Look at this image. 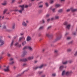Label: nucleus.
Returning <instances> with one entry per match:
<instances>
[{
	"label": "nucleus",
	"mask_w": 77,
	"mask_h": 77,
	"mask_svg": "<svg viewBox=\"0 0 77 77\" xmlns=\"http://www.w3.org/2000/svg\"><path fill=\"white\" fill-rule=\"evenodd\" d=\"M33 59V56H32L31 57H29L27 58V60L26 59H21L20 60V62H26V61H27V60H32V59Z\"/></svg>",
	"instance_id": "1"
},
{
	"label": "nucleus",
	"mask_w": 77,
	"mask_h": 77,
	"mask_svg": "<svg viewBox=\"0 0 77 77\" xmlns=\"http://www.w3.org/2000/svg\"><path fill=\"white\" fill-rule=\"evenodd\" d=\"M19 7H20L22 8V9L20 10H15V11H18L20 13H22V12L24 11V5H19Z\"/></svg>",
	"instance_id": "2"
},
{
	"label": "nucleus",
	"mask_w": 77,
	"mask_h": 77,
	"mask_svg": "<svg viewBox=\"0 0 77 77\" xmlns=\"http://www.w3.org/2000/svg\"><path fill=\"white\" fill-rule=\"evenodd\" d=\"M2 36H0V47L2 45H3L4 44V42L3 40L2 39Z\"/></svg>",
	"instance_id": "3"
},
{
	"label": "nucleus",
	"mask_w": 77,
	"mask_h": 77,
	"mask_svg": "<svg viewBox=\"0 0 77 77\" xmlns=\"http://www.w3.org/2000/svg\"><path fill=\"white\" fill-rule=\"evenodd\" d=\"M44 65H45L44 64H42L41 66H40L39 67L38 66L35 68H34V69H37L38 68H42V67H43V66H44Z\"/></svg>",
	"instance_id": "4"
},
{
	"label": "nucleus",
	"mask_w": 77,
	"mask_h": 77,
	"mask_svg": "<svg viewBox=\"0 0 77 77\" xmlns=\"http://www.w3.org/2000/svg\"><path fill=\"white\" fill-rule=\"evenodd\" d=\"M6 69H4V70L5 72H8L9 71V66H7Z\"/></svg>",
	"instance_id": "5"
},
{
	"label": "nucleus",
	"mask_w": 77,
	"mask_h": 77,
	"mask_svg": "<svg viewBox=\"0 0 77 77\" xmlns=\"http://www.w3.org/2000/svg\"><path fill=\"white\" fill-rule=\"evenodd\" d=\"M25 40V38H24V37H22L19 38V41H21V40Z\"/></svg>",
	"instance_id": "6"
},
{
	"label": "nucleus",
	"mask_w": 77,
	"mask_h": 77,
	"mask_svg": "<svg viewBox=\"0 0 77 77\" xmlns=\"http://www.w3.org/2000/svg\"><path fill=\"white\" fill-rule=\"evenodd\" d=\"M15 46H17V47H20L21 46V45H19V44H18V43H15Z\"/></svg>",
	"instance_id": "7"
},
{
	"label": "nucleus",
	"mask_w": 77,
	"mask_h": 77,
	"mask_svg": "<svg viewBox=\"0 0 77 77\" xmlns=\"http://www.w3.org/2000/svg\"><path fill=\"white\" fill-rule=\"evenodd\" d=\"M70 9L72 12H76L77 11V9H74L72 8H71Z\"/></svg>",
	"instance_id": "8"
},
{
	"label": "nucleus",
	"mask_w": 77,
	"mask_h": 77,
	"mask_svg": "<svg viewBox=\"0 0 77 77\" xmlns=\"http://www.w3.org/2000/svg\"><path fill=\"white\" fill-rule=\"evenodd\" d=\"M31 39V37L30 36H28L27 37L26 40L27 41H29Z\"/></svg>",
	"instance_id": "9"
},
{
	"label": "nucleus",
	"mask_w": 77,
	"mask_h": 77,
	"mask_svg": "<svg viewBox=\"0 0 77 77\" xmlns=\"http://www.w3.org/2000/svg\"><path fill=\"white\" fill-rule=\"evenodd\" d=\"M28 48L30 51H33V49L30 46H28Z\"/></svg>",
	"instance_id": "10"
},
{
	"label": "nucleus",
	"mask_w": 77,
	"mask_h": 77,
	"mask_svg": "<svg viewBox=\"0 0 77 77\" xmlns=\"http://www.w3.org/2000/svg\"><path fill=\"white\" fill-rule=\"evenodd\" d=\"M22 25L23 26H25V27L27 26V24H26V23H25L24 22H23L22 23Z\"/></svg>",
	"instance_id": "11"
},
{
	"label": "nucleus",
	"mask_w": 77,
	"mask_h": 77,
	"mask_svg": "<svg viewBox=\"0 0 77 77\" xmlns=\"http://www.w3.org/2000/svg\"><path fill=\"white\" fill-rule=\"evenodd\" d=\"M65 74L66 75H68L70 74V72H66Z\"/></svg>",
	"instance_id": "12"
},
{
	"label": "nucleus",
	"mask_w": 77,
	"mask_h": 77,
	"mask_svg": "<svg viewBox=\"0 0 77 77\" xmlns=\"http://www.w3.org/2000/svg\"><path fill=\"white\" fill-rule=\"evenodd\" d=\"M70 25H68L66 26L67 29H68L69 30V28H70Z\"/></svg>",
	"instance_id": "13"
},
{
	"label": "nucleus",
	"mask_w": 77,
	"mask_h": 77,
	"mask_svg": "<svg viewBox=\"0 0 77 77\" xmlns=\"http://www.w3.org/2000/svg\"><path fill=\"white\" fill-rule=\"evenodd\" d=\"M14 40H13L11 44V47H12V46L13 45V44H14Z\"/></svg>",
	"instance_id": "14"
},
{
	"label": "nucleus",
	"mask_w": 77,
	"mask_h": 77,
	"mask_svg": "<svg viewBox=\"0 0 77 77\" xmlns=\"http://www.w3.org/2000/svg\"><path fill=\"white\" fill-rule=\"evenodd\" d=\"M27 53V52L25 51L24 52H23V56H25L26 54Z\"/></svg>",
	"instance_id": "15"
},
{
	"label": "nucleus",
	"mask_w": 77,
	"mask_h": 77,
	"mask_svg": "<svg viewBox=\"0 0 77 77\" xmlns=\"http://www.w3.org/2000/svg\"><path fill=\"white\" fill-rule=\"evenodd\" d=\"M8 11V9H5L4 11L3 12V14H5V12H6L7 11Z\"/></svg>",
	"instance_id": "16"
},
{
	"label": "nucleus",
	"mask_w": 77,
	"mask_h": 77,
	"mask_svg": "<svg viewBox=\"0 0 77 77\" xmlns=\"http://www.w3.org/2000/svg\"><path fill=\"white\" fill-rule=\"evenodd\" d=\"M26 44V42L25 41L23 42L22 43V44L23 46L24 45H25V44Z\"/></svg>",
	"instance_id": "17"
},
{
	"label": "nucleus",
	"mask_w": 77,
	"mask_h": 77,
	"mask_svg": "<svg viewBox=\"0 0 77 77\" xmlns=\"http://www.w3.org/2000/svg\"><path fill=\"white\" fill-rule=\"evenodd\" d=\"M65 71H63L62 73V75L63 76L65 75Z\"/></svg>",
	"instance_id": "18"
},
{
	"label": "nucleus",
	"mask_w": 77,
	"mask_h": 77,
	"mask_svg": "<svg viewBox=\"0 0 77 77\" xmlns=\"http://www.w3.org/2000/svg\"><path fill=\"white\" fill-rule=\"evenodd\" d=\"M60 6V5L59 4H57L55 6L56 8H58V7H59Z\"/></svg>",
	"instance_id": "19"
},
{
	"label": "nucleus",
	"mask_w": 77,
	"mask_h": 77,
	"mask_svg": "<svg viewBox=\"0 0 77 77\" xmlns=\"http://www.w3.org/2000/svg\"><path fill=\"white\" fill-rule=\"evenodd\" d=\"M27 48H28V46H26L23 48V50H25L26 49H27Z\"/></svg>",
	"instance_id": "20"
},
{
	"label": "nucleus",
	"mask_w": 77,
	"mask_h": 77,
	"mask_svg": "<svg viewBox=\"0 0 77 77\" xmlns=\"http://www.w3.org/2000/svg\"><path fill=\"white\" fill-rule=\"evenodd\" d=\"M63 68H64V66H62L60 67V69H63Z\"/></svg>",
	"instance_id": "21"
},
{
	"label": "nucleus",
	"mask_w": 77,
	"mask_h": 77,
	"mask_svg": "<svg viewBox=\"0 0 77 77\" xmlns=\"http://www.w3.org/2000/svg\"><path fill=\"white\" fill-rule=\"evenodd\" d=\"M62 38V36H60V37H58L57 38V40H59V39H60V38Z\"/></svg>",
	"instance_id": "22"
},
{
	"label": "nucleus",
	"mask_w": 77,
	"mask_h": 77,
	"mask_svg": "<svg viewBox=\"0 0 77 77\" xmlns=\"http://www.w3.org/2000/svg\"><path fill=\"white\" fill-rule=\"evenodd\" d=\"M12 28L13 29H15V24H14L13 26H12Z\"/></svg>",
	"instance_id": "23"
},
{
	"label": "nucleus",
	"mask_w": 77,
	"mask_h": 77,
	"mask_svg": "<svg viewBox=\"0 0 77 77\" xmlns=\"http://www.w3.org/2000/svg\"><path fill=\"white\" fill-rule=\"evenodd\" d=\"M64 25H65V26H67V25L68 24V23L67 22H65L64 23Z\"/></svg>",
	"instance_id": "24"
},
{
	"label": "nucleus",
	"mask_w": 77,
	"mask_h": 77,
	"mask_svg": "<svg viewBox=\"0 0 77 77\" xmlns=\"http://www.w3.org/2000/svg\"><path fill=\"white\" fill-rule=\"evenodd\" d=\"M54 2V1L53 0H50V3H53Z\"/></svg>",
	"instance_id": "25"
},
{
	"label": "nucleus",
	"mask_w": 77,
	"mask_h": 77,
	"mask_svg": "<svg viewBox=\"0 0 77 77\" xmlns=\"http://www.w3.org/2000/svg\"><path fill=\"white\" fill-rule=\"evenodd\" d=\"M68 63V62L65 61V62L63 63V64H64L65 65V64H66V63Z\"/></svg>",
	"instance_id": "26"
},
{
	"label": "nucleus",
	"mask_w": 77,
	"mask_h": 77,
	"mask_svg": "<svg viewBox=\"0 0 77 77\" xmlns=\"http://www.w3.org/2000/svg\"><path fill=\"white\" fill-rule=\"evenodd\" d=\"M58 12H62V9H61L60 10H59L58 11Z\"/></svg>",
	"instance_id": "27"
},
{
	"label": "nucleus",
	"mask_w": 77,
	"mask_h": 77,
	"mask_svg": "<svg viewBox=\"0 0 77 77\" xmlns=\"http://www.w3.org/2000/svg\"><path fill=\"white\" fill-rule=\"evenodd\" d=\"M43 72V71H39L38 74H42V73Z\"/></svg>",
	"instance_id": "28"
},
{
	"label": "nucleus",
	"mask_w": 77,
	"mask_h": 77,
	"mask_svg": "<svg viewBox=\"0 0 77 77\" xmlns=\"http://www.w3.org/2000/svg\"><path fill=\"white\" fill-rule=\"evenodd\" d=\"M46 36H47L48 37H49V38H50V35H49V34H46Z\"/></svg>",
	"instance_id": "29"
},
{
	"label": "nucleus",
	"mask_w": 77,
	"mask_h": 77,
	"mask_svg": "<svg viewBox=\"0 0 77 77\" xmlns=\"http://www.w3.org/2000/svg\"><path fill=\"white\" fill-rule=\"evenodd\" d=\"M2 5H6V3L5 2L4 3H2Z\"/></svg>",
	"instance_id": "30"
},
{
	"label": "nucleus",
	"mask_w": 77,
	"mask_h": 77,
	"mask_svg": "<svg viewBox=\"0 0 77 77\" xmlns=\"http://www.w3.org/2000/svg\"><path fill=\"white\" fill-rule=\"evenodd\" d=\"M7 56L8 57H11V55L10 54H9V53L7 54Z\"/></svg>",
	"instance_id": "31"
},
{
	"label": "nucleus",
	"mask_w": 77,
	"mask_h": 77,
	"mask_svg": "<svg viewBox=\"0 0 77 77\" xmlns=\"http://www.w3.org/2000/svg\"><path fill=\"white\" fill-rule=\"evenodd\" d=\"M67 40H69V39H71V37H67Z\"/></svg>",
	"instance_id": "32"
},
{
	"label": "nucleus",
	"mask_w": 77,
	"mask_h": 77,
	"mask_svg": "<svg viewBox=\"0 0 77 77\" xmlns=\"http://www.w3.org/2000/svg\"><path fill=\"white\" fill-rule=\"evenodd\" d=\"M45 5L47 7H48V3H45Z\"/></svg>",
	"instance_id": "33"
},
{
	"label": "nucleus",
	"mask_w": 77,
	"mask_h": 77,
	"mask_svg": "<svg viewBox=\"0 0 77 77\" xmlns=\"http://www.w3.org/2000/svg\"><path fill=\"white\" fill-rule=\"evenodd\" d=\"M23 1L22 0L19 1L18 2L19 4H20Z\"/></svg>",
	"instance_id": "34"
},
{
	"label": "nucleus",
	"mask_w": 77,
	"mask_h": 77,
	"mask_svg": "<svg viewBox=\"0 0 77 77\" xmlns=\"http://www.w3.org/2000/svg\"><path fill=\"white\" fill-rule=\"evenodd\" d=\"M71 51V49H69L67 50V51H68L69 52Z\"/></svg>",
	"instance_id": "35"
},
{
	"label": "nucleus",
	"mask_w": 77,
	"mask_h": 77,
	"mask_svg": "<svg viewBox=\"0 0 77 77\" xmlns=\"http://www.w3.org/2000/svg\"><path fill=\"white\" fill-rule=\"evenodd\" d=\"M14 61H12L11 62V63H9V64H10V65H12L13 64H14Z\"/></svg>",
	"instance_id": "36"
},
{
	"label": "nucleus",
	"mask_w": 77,
	"mask_h": 77,
	"mask_svg": "<svg viewBox=\"0 0 77 77\" xmlns=\"http://www.w3.org/2000/svg\"><path fill=\"white\" fill-rule=\"evenodd\" d=\"M43 29V27L42 26L40 27V28H39V30H41V29Z\"/></svg>",
	"instance_id": "37"
},
{
	"label": "nucleus",
	"mask_w": 77,
	"mask_h": 77,
	"mask_svg": "<svg viewBox=\"0 0 77 77\" xmlns=\"http://www.w3.org/2000/svg\"><path fill=\"white\" fill-rule=\"evenodd\" d=\"M2 18V16H0V19ZM0 27H2V24L0 23Z\"/></svg>",
	"instance_id": "38"
},
{
	"label": "nucleus",
	"mask_w": 77,
	"mask_h": 77,
	"mask_svg": "<svg viewBox=\"0 0 77 77\" xmlns=\"http://www.w3.org/2000/svg\"><path fill=\"white\" fill-rule=\"evenodd\" d=\"M56 9L55 8H54L52 9V11H53V12H55V10Z\"/></svg>",
	"instance_id": "39"
},
{
	"label": "nucleus",
	"mask_w": 77,
	"mask_h": 77,
	"mask_svg": "<svg viewBox=\"0 0 77 77\" xmlns=\"http://www.w3.org/2000/svg\"><path fill=\"white\" fill-rule=\"evenodd\" d=\"M52 76H56V74L55 73L53 74H52Z\"/></svg>",
	"instance_id": "40"
},
{
	"label": "nucleus",
	"mask_w": 77,
	"mask_h": 77,
	"mask_svg": "<svg viewBox=\"0 0 77 77\" xmlns=\"http://www.w3.org/2000/svg\"><path fill=\"white\" fill-rule=\"evenodd\" d=\"M59 17L58 16H56L55 17L56 19H59Z\"/></svg>",
	"instance_id": "41"
},
{
	"label": "nucleus",
	"mask_w": 77,
	"mask_h": 77,
	"mask_svg": "<svg viewBox=\"0 0 77 77\" xmlns=\"http://www.w3.org/2000/svg\"><path fill=\"white\" fill-rule=\"evenodd\" d=\"M42 23H45V21H44V20H42Z\"/></svg>",
	"instance_id": "42"
},
{
	"label": "nucleus",
	"mask_w": 77,
	"mask_h": 77,
	"mask_svg": "<svg viewBox=\"0 0 77 77\" xmlns=\"http://www.w3.org/2000/svg\"><path fill=\"white\" fill-rule=\"evenodd\" d=\"M75 56H77V51L76 52L75 54H74Z\"/></svg>",
	"instance_id": "43"
},
{
	"label": "nucleus",
	"mask_w": 77,
	"mask_h": 77,
	"mask_svg": "<svg viewBox=\"0 0 77 77\" xmlns=\"http://www.w3.org/2000/svg\"><path fill=\"white\" fill-rule=\"evenodd\" d=\"M51 26H50L49 27H48V29H51Z\"/></svg>",
	"instance_id": "44"
},
{
	"label": "nucleus",
	"mask_w": 77,
	"mask_h": 77,
	"mask_svg": "<svg viewBox=\"0 0 77 77\" xmlns=\"http://www.w3.org/2000/svg\"><path fill=\"white\" fill-rule=\"evenodd\" d=\"M28 7V6L27 5H25L24 6V8H27Z\"/></svg>",
	"instance_id": "45"
},
{
	"label": "nucleus",
	"mask_w": 77,
	"mask_h": 77,
	"mask_svg": "<svg viewBox=\"0 0 77 77\" xmlns=\"http://www.w3.org/2000/svg\"><path fill=\"white\" fill-rule=\"evenodd\" d=\"M3 29H6V26H3Z\"/></svg>",
	"instance_id": "46"
},
{
	"label": "nucleus",
	"mask_w": 77,
	"mask_h": 77,
	"mask_svg": "<svg viewBox=\"0 0 77 77\" xmlns=\"http://www.w3.org/2000/svg\"><path fill=\"white\" fill-rule=\"evenodd\" d=\"M43 7V5H40L39 6V8H42V7Z\"/></svg>",
	"instance_id": "47"
},
{
	"label": "nucleus",
	"mask_w": 77,
	"mask_h": 77,
	"mask_svg": "<svg viewBox=\"0 0 77 77\" xmlns=\"http://www.w3.org/2000/svg\"><path fill=\"white\" fill-rule=\"evenodd\" d=\"M50 16V14H47L46 15V17H48Z\"/></svg>",
	"instance_id": "48"
},
{
	"label": "nucleus",
	"mask_w": 77,
	"mask_h": 77,
	"mask_svg": "<svg viewBox=\"0 0 77 77\" xmlns=\"http://www.w3.org/2000/svg\"><path fill=\"white\" fill-rule=\"evenodd\" d=\"M70 10H71V9H68L66 10L67 12H69L70 11Z\"/></svg>",
	"instance_id": "49"
},
{
	"label": "nucleus",
	"mask_w": 77,
	"mask_h": 77,
	"mask_svg": "<svg viewBox=\"0 0 77 77\" xmlns=\"http://www.w3.org/2000/svg\"><path fill=\"white\" fill-rule=\"evenodd\" d=\"M13 58H10V60L11 61L12 60H13Z\"/></svg>",
	"instance_id": "50"
},
{
	"label": "nucleus",
	"mask_w": 77,
	"mask_h": 77,
	"mask_svg": "<svg viewBox=\"0 0 77 77\" xmlns=\"http://www.w3.org/2000/svg\"><path fill=\"white\" fill-rule=\"evenodd\" d=\"M69 62L70 63H72V61H69Z\"/></svg>",
	"instance_id": "51"
},
{
	"label": "nucleus",
	"mask_w": 77,
	"mask_h": 77,
	"mask_svg": "<svg viewBox=\"0 0 77 77\" xmlns=\"http://www.w3.org/2000/svg\"><path fill=\"white\" fill-rule=\"evenodd\" d=\"M24 35V33H20V35L21 36H23Z\"/></svg>",
	"instance_id": "52"
},
{
	"label": "nucleus",
	"mask_w": 77,
	"mask_h": 77,
	"mask_svg": "<svg viewBox=\"0 0 77 77\" xmlns=\"http://www.w3.org/2000/svg\"><path fill=\"white\" fill-rule=\"evenodd\" d=\"M65 0H61V2H65Z\"/></svg>",
	"instance_id": "53"
},
{
	"label": "nucleus",
	"mask_w": 77,
	"mask_h": 77,
	"mask_svg": "<svg viewBox=\"0 0 77 77\" xmlns=\"http://www.w3.org/2000/svg\"><path fill=\"white\" fill-rule=\"evenodd\" d=\"M47 21H48V22H49V21H50V19H48Z\"/></svg>",
	"instance_id": "54"
},
{
	"label": "nucleus",
	"mask_w": 77,
	"mask_h": 77,
	"mask_svg": "<svg viewBox=\"0 0 77 77\" xmlns=\"http://www.w3.org/2000/svg\"><path fill=\"white\" fill-rule=\"evenodd\" d=\"M14 2H15V0H12V3H14Z\"/></svg>",
	"instance_id": "55"
},
{
	"label": "nucleus",
	"mask_w": 77,
	"mask_h": 77,
	"mask_svg": "<svg viewBox=\"0 0 77 77\" xmlns=\"http://www.w3.org/2000/svg\"><path fill=\"white\" fill-rule=\"evenodd\" d=\"M45 75H43L42 76V77H45Z\"/></svg>",
	"instance_id": "56"
},
{
	"label": "nucleus",
	"mask_w": 77,
	"mask_h": 77,
	"mask_svg": "<svg viewBox=\"0 0 77 77\" xmlns=\"http://www.w3.org/2000/svg\"><path fill=\"white\" fill-rule=\"evenodd\" d=\"M7 32H11V30H9V29H7Z\"/></svg>",
	"instance_id": "57"
},
{
	"label": "nucleus",
	"mask_w": 77,
	"mask_h": 77,
	"mask_svg": "<svg viewBox=\"0 0 77 77\" xmlns=\"http://www.w3.org/2000/svg\"><path fill=\"white\" fill-rule=\"evenodd\" d=\"M26 63H24L23 65V66H26Z\"/></svg>",
	"instance_id": "58"
},
{
	"label": "nucleus",
	"mask_w": 77,
	"mask_h": 77,
	"mask_svg": "<svg viewBox=\"0 0 77 77\" xmlns=\"http://www.w3.org/2000/svg\"><path fill=\"white\" fill-rule=\"evenodd\" d=\"M73 35H76V32H74L73 33Z\"/></svg>",
	"instance_id": "59"
},
{
	"label": "nucleus",
	"mask_w": 77,
	"mask_h": 77,
	"mask_svg": "<svg viewBox=\"0 0 77 77\" xmlns=\"http://www.w3.org/2000/svg\"><path fill=\"white\" fill-rule=\"evenodd\" d=\"M55 53H57V51H55Z\"/></svg>",
	"instance_id": "60"
},
{
	"label": "nucleus",
	"mask_w": 77,
	"mask_h": 77,
	"mask_svg": "<svg viewBox=\"0 0 77 77\" xmlns=\"http://www.w3.org/2000/svg\"><path fill=\"white\" fill-rule=\"evenodd\" d=\"M35 63H37V62H38V61H35Z\"/></svg>",
	"instance_id": "61"
},
{
	"label": "nucleus",
	"mask_w": 77,
	"mask_h": 77,
	"mask_svg": "<svg viewBox=\"0 0 77 77\" xmlns=\"http://www.w3.org/2000/svg\"><path fill=\"white\" fill-rule=\"evenodd\" d=\"M35 0H31V2H33V1H35Z\"/></svg>",
	"instance_id": "62"
},
{
	"label": "nucleus",
	"mask_w": 77,
	"mask_h": 77,
	"mask_svg": "<svg viewBox=\"0 0 77 77\" xmlns=\"http://www.w3.org/2000/svg\"><path fill=\"white\" fill-rule=\"evenodd\" d=\"M51 20H54V18H52L51 19Z\"/></svg>",
	"instance_id": "63"
},
{
	"label": "nucleus",
	"mask_w": 77,
	"mask_h": 77,
	"mask_svg": "<svg viewBox=\"0 0 77 77\" xmlns=\"http://www.w3.org/2000/svg\"><path fill=\"white\" fill-rule=\"evenodd\" d=\"M45 51V49H43V51Z\"/></svg>",
	"instance_id": "64"
}]
</instances>
